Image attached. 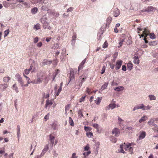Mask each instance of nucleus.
I'll use <instances>...</instances> for the list:
<instances>
[{
    "instance_id": "nucleus-1",
    "label": "nucleus",
    "mask_w": 158,
    "mask_h": 158,
    "mask_svg": "<svg viewBox=\"0 0 158 158\" xmlns=\"http://www.w3.org/2000/svg\"><path fill=\"white\" fill-rule=\"evenodd\" d=\"M120 133L119 130L117 128H114L112 131V134L114 135L116 137H117L118 136Z\"/></svg>"
},
{
    "instance_id": "nucleus-2",
    "label": "nucleus",
    "mask_w": 158,
    "mask_h": 158,
    "mask_svg": "<svg viewBox=\"0 0 158 158\" xmlns=\"http://www.w3.org/2000/svg\"><path fill=\"white\" fill-rule=\"evenodd\" d=\"M149 31L146 28H145L144 29V31H143V34L140 35H139V36H140V38H141V36L143 37L145 36V37H147L148 35Z\"/></svg>"
},
{
    "instance_id": "nucleus-3",
    "label": "nucleus",
    "mask_w": 158,
    "mask_h": 158,
    "mask_svg": "<svg viewBox=\"0 0 158 158\" xmlns=\"http://www.w3.org/2000/svg\"><path fill=\"white\" fill-rule=\"evenodd\" d=\"M123 61L122 60H118L117 61L115 64V69L116 70L119 69L122 64Z\"/></svg>"
},
{
    "instance_id": "nucleus-4",
    "label": "nucleus",
    "mask_w": 158,
    "mask_h": 158,
    "mask_svg": "<svg viewBox=\"0 0 158 158\" xmlns=\"http://www.w3.org/2000/svg\"><path fill=\"white\" fill-rule=\"evenodd\" d=\"M8 87L7 84H1L0 85V91L3 92L5 91L6 88Z\"/></svg>"
},
{
    "instance_id": "nucleus-5",
    "label": "nucleus",
    "mask_w": 158,
    "mask_h": 158,
    "mask_svg": "<svg viewBox=\"0 0 158 158\" xmlns=\"http://www.w3.org/2000/svg\"><path fill=\"white\" fill-rule=\"evenodd\" d=\"M44 75H42L38 77L37 79L36 80V82H34L35 83L39 84L42 82V80L43 79Z\"/></svg>"
},
{
    "instance_id": "nucleus-6",
    "label": "nucleus",
    "mask_w": 158,
    "mask_h": 158,
    "mask_svg": "<svg viewBox=\"0 0 158 158\" xmlns=\"http://www.w3.org/2000/svg\"><path fill=\"white\" fill-rule=\"evenodd\" d=\"M120 12L119 10L117 8L114 9L113 12V15L115 17H117L120 14Z\"/></svg>"
},
{
    "instance_id": "nucleus-7",
    "label": "nucleus",
    "mask_w": 158,
    "mask_h": 158,
    "mask_svg": "<svg viewBox=\"0 0 158 158\" xmlns=\"http://www.w3.org/2000/svg\"><path fill=\"white\" fill-rule=\"evenodd\" d=\"M52 63V61L47 60H44L42 62V65L44 66L45 65H49Z\"/></svg>"
},
{
    "instance_id": "nucleus-8",
    "label": "nucleus",
    "mask_w": 158,
    "mask_h": 158,
    "mask_svg": "<svg viewBox=\"0 0 158 158\" xmlns=\"http://www.w3.org/2000/svg\"><path fill=\"white\" fill-rule=\"evenodd\" d=\"M70 75H69V82L73 80L75 77V76L74 74V72L73 69H71L70 71Z\"/></svg>"
},
{
    "instance_id": "nucleus-9",
    "label": "nucleus",
    "mask_w": 158,
    "mask_h": 158,
    "mask_svg": "<svg viewBox=\"0 0 158 158\" xmlns=\"http://www.w3.org/2000/svg\"><path fill=\"white\" fill-rule=\"evenodd\" d=\"M146 11L147 12H152L155 11V8L152 6H148L146 8Z\"/></svg>"
},
{
    "instance_id": "nucleus-10",
    "label": "nucleus",
    "mask_w": 158,
    "mask_h": 158,
    "mask_svg": "<svg viewBox=\"0 0 158 158\" xmlns=\"http://www.w3.org/2000/svg\"><path fill=\"white\" fill-rule=\"evenodd\" d=\"M17 78L18 82L21 85H23V83H24V82L20 75L19 74L17 75Z\"/></svg>"
},
{
    "instance_id": "nucleus-11",
    "label": "nucleus",
    "mask_w": 158,
    "mask_h": 158,
    "mask_svg": "<svg viewBox=\"0 0 158 158\" xmlns=\"http://www.w3.org/2000/svg\"><path fill=\"white\" fill-rule=\"evenodd\" d=\"M133 62L135 64H139V57L137 56H135L134 57Z\"/></svg>"
},
{
    "instance_id": "nucleus-12",
    "label": "nucleus",
    "mask_w": 158,
    "mask_h": 158,
    "mask_svg": "<svg viewBox=\"0 0 158 158\" xmlns=\"http://www.w3.org/2000/svg\"><path fill=\"white\" fill-rule=\"evenodd\" d=\"M133 67V64L131 62H129L127 64V69L128 70L130 71L132 69Z\"/></svg>"
},
{
    "instance_id": "nucleus-13",
    "label": "nucleus",
    "mask_w": 158,
    "mask_h": 158,
    "mask_svg": "<svg viewBox=\"0 0 158 158\" xmlns=\"http://www.w3.org/2000/svg\"><path fill=\"white\" fill-rule=\"evenodd\" d=\"M141 5L140 4H139L138 3H136L135 4L133 8V10H138V8H139L141 7Z\"/></svg>"
},
{
    "instance_id": "nucleus-14",
    "label": "nucleus",
    "mask_w": 158,
    "mask_h": 158,
    "mask_svg": "<svg viewBox=\"0 0 158 158\" xmlns=\"http://www.w3.org/2000/svg\"><path fill=\"white\" fill-rule=\"evenodd\" d=\"M32 67L33 66L31 65L30 66L29 69H26L25 70L24 73L26 75L28 74L32 70Z\"/></svg>"
},
{
    "instance_id": "nucleus-15",
    "label": "nucleus",
    "mask_w": 158,
    "mask_h": 158,
    "mask_svg": "<svg viewBox=\"0 0 158 158\" xmlns=\"http://www.w3.org/2000/svg\"><path fill=\"white\" fill-rule=\"evenodd\" d=\"M20 126L19 125H18L17 127V133L18 139H19L20 136Z\"/></svg>"
},
{
    "instance_id": "nucleus-16",
    "label": "nucleus",
    "mask_w": 158,
    "mask_h": 158,
    "mask_svg": "<svg viewBox=\"0 0 158 158\" xmlns=\"http://www.w3.org/2000/svg\"><path fill=\"white\" fill-rule=\"evenodd\" d=\"M86 62V59H84L82 62H81L80 65H79L78 67V71L80 70L81 69H82L83 68V65L85 64Z\"/></svg>"
},
{
    "instance_id": "nucleus-17",
    "label": "nucleus",
    "mask_w": 158,
    "mask_h": 158,
    "mask_svg": "<svg viewBox=\"0 0 158 158\" xmlns=\"http://www.w3.org/2000/svg\"><path fill=\"white\" fill-rule=\"evenodd\" d=\"M118 124L121 126L123 125V120L119 116H118Z\"/></svg>"
},
{
    "instance_id": "nucleus-18",
    "label": "nucleus",
    "mask_w": 158,
    "mask_h": 158,
    "mask_svg": "<svg viewBox=\"0 0 158 158\" xmlns=\"http://www.w3.org/2000/svg\"><path fill=\"white\" fill-rule=\"evenodd\" d=\"M125 143L123 144L120 145V150H119V152L122 153H125V151H124L123 149L124 148Z\"/></svg>"
},
{
    "instance_id": "nucleus-19",
    "label": "nucleus",
    "mask_w": 158,
    "mask_h": 158,
    "mask_svg": "<svg viewBox=\"0 0 158 158\" xmlns=\"http://www.w3.org/2000/svg\"><path fill=\"white\" fill-rule=\"evenodd\" d=\"M146 134L145 132H143L139 135V140L143 139L145 136Z\"/></svg>"
},
{
    "instance_id": "nucleus-20",
    "label": "nucleus",
    "mask_w": 158,
    "mask_h": 158,
    "mask_svg": "<svg viewBox=\"0 0 158 158\" xmlns=\"http://www.w3.org/2000/svg\"><path fill=\"white\" fill-rule=\"evenodd\" d=\"M53 103L51 101H49L48 99L46 101V103L45 104V108H47V107L48 106H51L52 104Z\"/></svg>"
},
{
    "instance_id": "nucleus-21",
    "label": "nucleus",
    "mask_w": 158,
    "mask_h": 158,
    "mask_svg": "<svg viewBox=\"0 0 158 158\" xmlns=\"http://www.w3.org/2000/svg\"><path fill=\"white\" fill-rule=\"evenodd\" d=\"M124 87L123 86H118L115 88L114 90L117 91L119 92L123 89Z\"/></svg>"
},
{
    "instance_id": "nucleus-22",
    "label": "nucleus",
    "mask_w": 158,
    "mask_h": 158,
    "mask_svg": "<svg viewBox=\"0 0 158 158\" xmlns=\"http://www.w3.org/2000/svg\"><path fill=\"white\" fill-rule=\"evenodd\" d=\"M108 83L107 82H106L101 87V90L102 91L105 89H106L108 85Z\"/></svg>"
},
{
    "instance_id": "nucleus-23",
    "label": "nucleus",
    "mask_w": 158,
    "mask_h": 158,
    "mask_svg": "<svg viewBox=\"0 0 158 158\" xmlns=\"http://www.w3.org/2000/svg\"><path fill=\"white\" fill-rule=\"evenodd\" d=\"M49 138L51 143L52 144V145H53L54 142V136L52 135L51 134H50L49 135Z\"/></svg>"
},
{
    "instance_id": "nucleus-24",
    "label": "nucleus",
    "mask_w": 158,
    "mask_h": 158,
    "mask_svg": "<svg viewBox=\"0 0 158 158\" xmlns=\"http://www.w3.org/2000/svg\"><path fill=\"white\" fill-rule=\"evenodd\" d=\"M148 97L149 98L150 100V101L156 100V97L154 95L152 94L149 95H148Z\"/></svg>"
},
{
    "instance_id": "nucleus-25",
    "label": "nucleus",
    "mask_w": 158,
    "mask_h": 158,
    "mask_svg": "<svg viewBox=\"0 0 158 158\" xmlns=\"http://www.w3.org/2000/svg\"><path fill=\"white\" fill-rule=\"evenodd\" d=\"M40 22L41 23L43 24L47 22L46 21V17L44 16L42 18L40 19Z\"/></svg>"
},
{
    "instance_id": "nucleus-26",
    "label": "nucleus",
    "mask_w": 158,
    "mask_h": 158,
    "mask_svg": "<svg viewBox=\"0 0 158 158\" xmlns=\"http://www.w3.org/2000/svg\"><path fill=\"white\" fill-rule=\"evenodd\" d=\"M10 79V77L6 76L3 77V81L5 82H8Z\"/></svg>"
},
{
    "instance_id": "nucleus-27",
    "label": "nucleus",
    "mask_w": 158,
    "mask_h": 158,
    "mask_svg": "<svg viewBox=\"0 0 158 158\" xmlns=\"http://www.w3.org/2000/svg\"><path fill=\"white\" fill-rule=\"evenodd\" d=\"M23 76L26 78V80L27 81V83L28 84H30L32 82V81L30 80V78L27 77V76H26L24 73H23Z\"/></svg>"
},
{
    "instance_id": "nucleus-28",
    "label": "nucleus",
    "mask_w": 158,
    "mask_h": 158,
    "mask_svg": "<svg viewBox=\"0 0 158 158\" xmlns=\"http://www.w3.org/2000/svg\"><path fill=\"white\" fill-rule=\"evenodd\" d=\"M108 106L109 107V108H108V109H109L110 108L111 109H113L116 107V104L114 103L110 104Z\"/></svg>"
},
{
    "instance_id": "nucleus-29",
    "label": "nucleus",
    "mask_w": 158,
    "mask_h": 158,
    "mask_svg": "<svg viewBox=\"0 0 158 158\" xmlns=\"http://www.w3.org/2000/svg\"><path fill=\"white\" fill-rule=\"evenodd\" d=\"M38 11V9L37 7L32 8L31 10V12L33 14H35L37 13Z\"/></svg>"
},
{
    "instance_id": "nucleus-30",
    "label": "nucleus",
    "mask_w": 158,
    "mask_h": 158,
    "mask_svg": "<svg viewBox=\"0 0 158 158\" xmlns=\"http://www.w3.org/2000/svg\"><path fill=\"white\" fill-rule=\"evenodd\" d=\"M101 97H98V99L95 100V103L97 105L99 104L101 102Z\"/></svg>"
},
{
    "instance_id": "nucleus-31",
    "label": "nucleus",
    "mask_w": 158,
    "mask_h": 158,
    "mask_svg": "<svg viewBox=\"0 0 158 158\" xmlns=\"http://www.w3.org/2000/svg\"><path fill=\"white\" fill-rule=\"evenodd\" d=\"M34 29H35L36 30L40 29V25L39 24H37L36 25H34Z\"/></svg>"
},
{
    "instance_id": "nucleus-32",
    "label": "nucleus",
    "mask_w": 158,
    "mask_h": 158,
    "mask_svg": "<svg viewBox=\"0 0 158 158\" xmlns=\"http://www.w3.org/2000/svg\"><path fill=\"white\" fill-rule=\"evenodd\" d=\"M154 123V120L153 119H150L148 122V124L152 126H153V125Z\"/></svg>"
},
{
    "instance_id": "nucleus-33",
    "label": "nucleus",
    "mask_w": 158,
    "mask_h": 158,
    "mask_svg": "<svg viewBox=\"0 0 158 158\" xmlns=\"http://www.w3.org/2000/svg\"><path fill=\"white\" fill-rule=\"evenodd\" d=\"M131 146V143H129L127 145H126L125 143L124 148V149L126 150L127 151L128 150L129 148Z\"/></svg>"
},
{
    "instance_id": "nucleus-34",
    "label": "nucleus",
    "mask_w": 158,
    "mask_h": 158,
    "mask_svg": "<svg viewBox=\"0 0 158 158\" xmlns=\"http://www.w3.org/2000/svg\"><path fill=\"white\" fill-rule=\"evenodd\" d=\"M10 31L9 29H7L4 32V38L7 36V35L9 34Z\"/></svg>"
},
{
    "instance_id": "nucleus-35",
    "label": "nucleus",
    "mask_w": 158,
    "mask_h": 158,
    "mask_svg": "<svg viewBox=\"0 0 158 158\" xmlns=\"http://www.w3.org/2000/svg\"><path fill=\"white\" fill-rule=\"evenodd\" d=\"M16 84H14L13 85V88L14 90H15L16 92L17 93L19 92L18 87L16 86Z\"/></svg>"
},
{
    "instance_id": "nucleus-36",
    "label": "nucleus",
    "mask_w": 158,
    "mask_h": 158,
    "mask_svg": "<svg viewBox=\"0 0 158 158\" xmlns=\"http://www.w3.org/2000/svg\"><path fill=\"white\" fill-rule=\"evenodd\" d=\"M52 127L54 130L57 129L58 127V125L55 123H54L52 125Z\"/></svg>"
},
{
    "instance_id": "nucleus-37",
    "label": "nucleus",
    "mask_w": 158,
    "mask_h": 158,
    "mask_svg": "<svg viewBox=\"0 0 158 158\" xmlns=\"http://www.w3.org/2000/svg\"><path fill=\"white\" fill-rule=\"evenodd\" d=\"M69 123L71 126H73L74 123L72 118L70 117H69Z\"/></svg>"
},
{
    "instance_id": "nucleus-38",
    "label": "nucleus",
    "mask_w": 158,
    "mask_h": 158,
    "mask_svg": "<svg viewBox=\"0 0 158 158\" xmlns=\"http://www.w3.org/2000/svg\"><path fill=\"white\" fill-rule=\"evenodd\" d=\"M70 104L67 105L65 107V114L67 115V110H69L70 108Z\"/></svg>"
},
{
    "instance_id": "nucleus-39",
    "label": "nucleus",
    "mask_w": 158,
    "mask_h": 158,
    "mask_svg": "<svg viewBox=\"0 0 158 158\" xmlns=\"http://www.w3.org/2000/svg\"><path fill=\"white\" fill-rule=\"evenodd\" d=\"M150 38L151 39H153L156 38V36L153 33H151L150 34Z\"/></svg>"
},
{
    "instance_id": "nucleus-40",
    "label": "nucleus",
    "mask_w": 158,
    "mask_h": 158,
    "mask_svg": "<svg viewBox=\"0 0 158 158\" xmlns=\"http://www.w3.org/2000/svg\"><path fill=\"white\" fill-rule=\"evenodd\" d=\"M86 135L88 137L91 138L93 136V133L90 132H87Z\"/></svg>"
},
{
    "instance_id": "nucleus-41",
    "label": "nucleus",
    "mask_w": 158,
    "mask_h": 158,
    "mask_svg": "<svg viewBox=\"0 0 158 158\" xmlns=\"http://www.w3.org/2000/svg\"><path fill=\"white\" fill-rule=\"evenodd\" d=\"M145 116H144L142 117L139 120V122L140 123H141L142 122L146 120V119H145Z\"/></svg>"
},
{
    "instance_id": "nucleus-42",
    "label": "nucleus",
    "mask_w": 158,
    "mask_h": 158,
    "mask_svg": "<svg viewBox=\"0 0 158 158\" xmlns=\"http://www.w3.org/2000/svg\"><path fill=\"white\" fill-rule=\"evenodd\" d=\"M93 127H94L96 129H97L98 131L99 130V125L98 124L94 123L92 125Z\"/></svg>"
},
{
    "instance_id": "nucleus-43",
    "label": "nucleus",
    "mask_w": 158,
    "mask_h": 158,
    "mask_svg": "<svg viewBox=\"0 0 158 158\" xmlns=\"http://www.w3.org/2000/svg\"><path fill=\"white\" fill-rule=\"evenodd\" d=\"M138 109H142L143 110L144 107V105L143 104H139L138 105Z\"/></svg>"
},
{
    "instance_id": "nucleus-44",
    "label": "nucleus",
    "mask_w": 158,
    "mask_h": 158,
    "mask_svg": "<svg viewBox=\"0 0 158 158\" xmlns=\"http://www.w3.org/2000/svg\"><path fill=\"white\" fill-rule=\"evenodd\" d=\"M150 108H151V107L149 106H146L144 105V107H143V110H149L150 109Z\"/></svg>"
},
{
    "instance_id": "nucleus-45",
    "label": "nucleus",
    "mask_w": 158,
    "mask_h": 158,
    "mask_svg": "<svg viewBox=\"0 0 158 158\" xmlns=\"http://www.w3.org/2000/svg\"><path fill=\"white\" fill-rule=\"evenodd\" d=\"M50 114L49 113H48L44 117L45 121H46L49 119Z\"/></svg>"
},
{
    "instance_id": "nucleus-46",
    "label": "nucleus",
    "mask_w": 158,
    "mask_h": 158,
    "mask_svg": "<svg viewBox=\"0 0 158 158\" xmlns=\"http://www.w3.org/2000/svg\"><path fill=\"white\" fill-rule=\"evenodd\" d=\"M108 44L107 42L106 41L102 45V47L103 48H106L108 47Z\"/></svg>"
},
{
    "instance_id": "nucleus-47",
    "label": "nucleus",
    "mask_w": 158,
    "mask_h": 158,
    "mask_svg": "<svg viewBox=\"0 0 158 158\" xmlns=\"http://www.w3.org/2000/svg\"><path fill=\"white\" fill-rule=\"evenodd\" d=\"M3 5L6 8H7L9 6V3L6 2H3Z\"/></svg>"
},
{
    "instance_id": "nucleus-48",
    "label": "nucleus",
    "mask_w": 158,
    "mask_h": 158,
    "mask_svg": "<svg viewBox=\"0 0 158 158\" xmlns=\"http://www.w3.org/2000/svg\"><path fill=\"white\" fill-rule=\"evenodd\" d=\"M91 153L90 151H89L86 152H84L83 153V155L85 156V157H86V156L89 155Z\"/></svg>"
},
{
    "instance_id": "nucleus-49",
    "label": "nucleus",
    "mask_w": 158,
    "mask_h": 158,
    "mask_svg": "<svg viewBox=\"0 0 158 158\" xmlns=\"http://www.w3.org/2000/svg\"><path fill=\"white\" fill-rule=\"evenodd\" d=\"M48 25V23L47 22L45 23H44L43 25V27L45 29H46L47 28V27Z\"/></svg>"
},
{
    "instance_id": "nucleus-50",
    "label": "nucleus",
    "mask_w": 158,
    "mask_h": 158,
    "mask_svg": "<svg viewBox=\"0 0 158 158\" xmlns=\"http://www.w3.org/2000/svg\"><path fill=\"white\" fill-rule=\"evenodd\" d=\"M58 62V60L56 59H54L53 60V63L54 65H56L57 64Z\"/></svg>"
},
{
    "instance_id": "nucleus-51",
    "label": "nucleus",
    "mask_w": 158,
    "mask_h": 158,
    "mask_svg": "<svg viewBox=\"0 0 158 158\" xmlns=\"http://www.w3.org/2000/svg\"><path fill=\"white\" fill-rule=\"evenodd\" d=\"M84 129L86 131H89L90 130V127L85 126L84 127Z\"/></svg>"
},
{
    "instance_id": "nucleus-52",
    "label": "nucleus",
    "mask_w": 158,
    "mask_h": 158,
    "mask_svg": "<svg viewBox=\"0 0 158 158\" xmlns=\"http://www.w3.org/2000/svg\"><path fill=\"white\" fill-rule=\"evenodd\" d=\"M85 96L82 97L80 99L79 102H82L84 101L85 100Z\"/></svg>"
},
{
    "instance_id": "nucleus-53",
    "label": "nucleus",
    "mask_w": 158,
    "mask_h": 158,
    "mask_svg": "<svg viewBox=\"0 0 158 158\" xmlns=\"http://www.w3.org/2000/svg\"><path fill=\"white\" fill-rule=\"evenodd\" d=\"M105 69H106V67H105V66H103L102 68V72L101 73V74H103L105 73Z\"/></svg>"
},
{
    "instance_id": "nucleus-54",
    "label": "nucleus",
    "mask_w": 158,
    "mask_h": 158,
    "mask_svg": "<svg viewBox=\"0 0 158 158\" xmlns=\"http://www.w3.org/2000/svg\"><path fill=\"white\" fill-rule=\"evenodd\" d=\"M48 145H47L44 147V148L43 150L45 151L46 152L48 150Z\"/></svg>"
},
{
    "instance_id": "nucleus-55",
    "label": "nucleus",
    "mask_w": 158,
    "mask_h": 158,
    "mask_svg": "<svg viewBox=\"0 0 158 158\" xmlns=\"http://www.w3.org/2000/svg\"><path fill=\"white\" fill-rule=\"evenodd\" d=\"M38 41V38L37 37H36L34 39V43H36Z\"/></svg>"
},
{
    "instance_id": "nucleus-56",
    "label": "nucleus",
    "mask_w": 158,
    "mask_h": 158,
    "mask_svg": "<svg viewBox=\"0 0 158 158\" xmlns=\"http://www.w3.org/2000/svg\"><path fill=\"white\" fill-rule=\"evenodd\" d=\"M76 153H73L72 155V156L71 158H77V156H76Z\"/></svg>"
},
{
    "instance_id": "nucleus-57",
    "label": "nucleus",
    "mask_w": 158,
    "mask_h": 158,
    "mask_svg": "<svg viewBox=\"0 0 158 158\" xmlns=\"http://www.w3.org/2000/svg\"><path fill=\"white\" fill-rule=\"evenodd\" d=\"M73 7H70L67 9V12H69L71 11L72 10H73Z\"/></svg>"
},
{
    "instance_id": "nucleus-58",
    "label": "nucleus",
    "mask_w": 158,
    "mask_h": 158,
    "mask_svg": "<svg viewBox=\"0 0 158 158\" xmlns=\"http://www.w3.org/2000/svg\"><path fill=\"white\" fill-rule=\"evenodd\" d=\"M109 65L110 66V68L112 69H113L114 67V65L113 64H112L111 63H109Z\"/></svg>"
},
{
    "instance_id": "nucleus-59",
    "label": "nucleus",
    "mask_w": 158,
    "mask_h": 158,
    "mask_svg": "<svg viewBox=\"0 0 158 158\" xmlns=\"http://www.w3.org/2000/svg\"><path fill=\"white\" fill-rule=\"evenodd\" d=\"M78 114L80 115H81V116L82 117H83V114H82V111H81V110H79L78 111Z\"/></svg>"
},
{
    "instance_id": "nucleus-60",
    "label": "nucleus",
    "mask_w": 158,
    "mask_h": 158,
    "mask_svg": "<svg viewBox=\"0 0 158 158\" xmlns=\"http://www.w3.org/2000/svg\"><path fill=\"white\" fill-rule=\"evenodd\" d=\"M122 70L124 71H126V70H127V69H126V66L125 65H123L122 66Z\"/></svg>"
},
{
    "instance_id": "nucleus-61",
    "label": "nucleus",
    "mask_w": 158,
    "mask_h": 158,
    "mask_svg": "<svg viewBox=\"0 0 158 158\" xmlns=\"http://www.w3.org/2000/svg\"><path fill=\"white\" fill-rule=\"evenodd\" d=\"M149 44L150 45L153 46L155 44H157V43L156 41H154L152 42H151V43H149Z\"/></svg>"
},
{
    "instance_id": "nucleus-62",
    "label": "nucleus",
    "mask_w": 158,
    "mask_h": 158,
    "mask_svg": "<svg viewBox=\"0 0 158 158\" xmlns=\"http://www.w3.org/2000/svg\"><path fill=\"white\" fill-rule=\"evenodd\" d=\"M56 71V72L53 75V76H55V77L57 75L58 73H59V70L58 69H57Z\"/></svg>"
},
{
    "instance_id": "nucleus-63",
    "label": "nucleus",
    "mask_w": 158,
    "mask_h": 158,
    "mask_svg": "<svg viewBox=\"0 0 158 158\" xmlns=\"http://www.w3.org/2000/svg\"><path fill=\"white\" fill-rule=\"evenodd\" d=\"M111 20H112V18L111 17H108L107 19V21L108 23H109L110 22Z\"/></svg>"
},
{
    "instance_id": "nucleus-64",
    "label": "nucleus",
    "mask_w": 158,
    "mask_h": 158,
    "mask_svg": "<svg viewBox=\"0 0 158 158\" xmlns=\"http://www.w3.org/2000/svg\"><path fill=\"white\" fill-rule=\"evenodd\" d=\"M53 153L54 156L55 157H56L57 156L58 154L57 153H56V151L55 150H53Z\"/></svg>"
}]
</instances>
